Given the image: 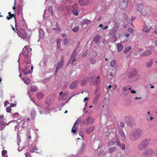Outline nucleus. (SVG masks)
Masks as SVG:
<instances>
[{"label":"nucleus","mask_w":157,"mask_h":157,"mask_svg":"<svg viewBox=\"0 0 157 157\" xmlns=\"http://www.w3.org/2000/svg\"><path fill=\"white\" fill-rule=\"evenodd\" d=\"M142 134V131L140 129H137L132 133L130 136V138L132 141H135L139 139Z\"/></svg>","instance_id":"f257e3e1"},{"label":"nucleus","mask_w":157,"mask_h":157,"mask_svg":"<svg viewBox=\"0 0 157 157\" xmlns=\"http://www.w3.org/2000/svg\"><path fill=\"white\" fill-rule=\"evenodd\" d=\"M150 143V141L145 139L141 142L139 145L138 148L139 150H143L147 147Z\"/></svg>","instance_id":"f03ea898"},{"label":"nucleus","mask_w":157,"mask_h":157,"mask_svg":"<svg viewBox=\"0 0 157 157\" xmlns=\"http://www.w3.org/2000/svg\"><path fill=\"white\" fill-rule=\"evenodd\" d=\"M136 9L141 15L145 16L147 14L146 10L143 4H138L137 6Z\"/></svg>","instance_id":"7ed1b4c3"},{"label":"nucleus","mask_w":157,"mask_h":157,"mask_svg":"<svg viewBox=\"0 0 157 157\" xmlns=\"http://www.w3.org/2000/svg\"><path fill=\"white\" fill-rule=\"evenodd\" d=\"M16 30H17V33L19 37L23 39H25L27 37L26 32L24 29H20L18 31L17 29H16Z\"/></svg>","instance_id":"20e7f679"},{"label":"nucleus","mask_w":157,"mask_h":157,"mask_svg":"<svg viewBox=\"0 0 157 157\" xmlns=\"http://www.w3.org/2000/svg\"><path fill=\"white\" fill-rule=\"evenodd\" d=\"M154 153V151L151 149H147L143 153L144 157H151Z\"/></svg>","instance_id":"39448f33"},{"label":"nucleus","mask_w":157,"mask_h":157,"mask_svg":"<svg viewBox=\"0 0 157 157\" xmlns=\"http://www.w3.org/2000/svg\"><path fill=\"white\" fill-rule=\"evenodd\" d=\"M152 22L151 21H149L147 23V25H144V28L142 29V31L144 32H148L151 29H152L151 25L152 24Z\"/></svg>","instance_id":"423d86ee"},{"label":"nucleus","mask_w":157,"mask_h":157,"mask_svg":"<svg viewBox=\"0 0 157 157\" xmlns=\"http://www.w3.org/2000/svg\"><path fill=\"white\" fill-rule=\"evenodd\" d=\"M128 0H120V8L121 9H126L128 6Z\"/></svg>","instance_id":"0eeeda50"},{"label":"nucleus","mask_w":157,"mask_h":157,"mask_svg":"<svg viewBox=\"0 0 157 157\" xmlns=\"http://www.w3.org/2000/svg\"><path fill=\"white\" fill-rule=\"evenodd\" d=\"M18 26L20 29H23L26 27V25L25 20L23 19L19 22L18 24Z\"/></svg>","instance_id":"6e6552de"},{"label":"nucleus","mask_w":157,"mask_h":157,"mask_svg":"<svg viewBox=\"0 0 157 157\" xmlns=\"http://www.w3.org/2000/svg\"><path fill=\"white\" fill-rule=\"evenodd\" d=\"M131 90V88H128L126 86L122 87V94L124 95H128L129 94L128 90Z\"/></svg>","instance_id":"1a4fd4ad"},{"label":"nucleus","mask_w":157,"mask_h":157,"mask_svg":"<svg viewBox=\"0 0 157 157\" xmlns=\"http://www.w3.org/2000/svg\"><path fill=\"white\" fill-rule=\"evenodd\" d=\"M137 73V71L134 69H132L128 74V76L131 78L136 75Z\"/></svg>","instance_id":"9d476101"},{"label":"nucleus","mask_w":157,"mask_h":157,"mask_svg":"<svg viewBox=\"0 0 157 157\" xmlns=\"http://www.w3.org/2000/svg\"><path fill=\"white\" fill-rule=\"evenodd\" d=\"M75 54L74 53L72 54L68 62V63H70L72 65L73 64L74 62L76 61L77 60L76 58L74 56Z\"/></svg>","instance_id":"9b49d317"},{"label":"nucleus","mask_w":157,"mask_h":157,"mask_svg":"<svg viewBox=\"0 0 157 157\" xmlns=\"http://www.w3.org/2000/svg\"><path fill=\"white\" fill-rule=\"evenodd\" d=\"M12 17H13L14 19V21L15 22V27H16L17 26V24L16 23V19L15 15L13 13H12V14L9 15H8L6 18L8 20H10L11 18H12Z\"/></svg>","instance_id":"f8f14e48"},{"label":"nucleus","mask_w":157,"mask_h":157,"mask_svg":"<svg viewBox=\"0 0 157 157\" xmlns=\"http://www.w3.org/2000/svg\"><path fill=\"white\" fill-rule=\"evenodd\" d=\"M29 66H26L22 69V71L25 75H26L29 73Z\"/></svg>","instance_id":"ddd939ff"},{"label":"nucleus","mask_w":157,"mask_h":157,"mask_svg":"<svg viewBox=\"0 0 157 157\" xmlns=\"http://www.w3.org/2000/svg\"><path fill=\"white\" fill-rule=\"evenodd\" d=\"M110 65L111 67H113L114 69H116L117 67L118 64L116 61L113 60L111 61Z\"/></svg>","instance_id":"4468645a"},{"label":"nucleus","mask_w":157,"mask_h":157,"mask_svg":"<svg viewBox=\"0 0 157 157\" xmlns=\"http://www.w3.org/2000/svg\"><path fill=\"white\" fill-rule=\"evenodd\" d=\"M78 83V82L77 81H73L70 85V88L71 89H75V88Z\"/></svg>","instance_id":"2eb2a0df"},{"label":"nucleus","mask_w":157,"mask_h":157,"mask_svg":"<svg viewBox=\"0 0 157 157\" xmlns=\"http://www.w3.org/2000/svg\"><path fill=\"white\" fill-rule=\"evenodd\" d=\"M79 4L82 6L87 5L89 2V0H80L79 1Z\"/></svg>","instance_id":"dca6fc26"},{"label":"nucleus","mask_w":157,"mask_h":157,"mask_svg":"<svg viewBox=\"0 0 157 157\" xmlns=\"http://www.w3.org/2000/svg\"><path fill=\"white\" fill-rule=\"evenodd\" d=\"M87 77H85L83 78L81 82V85L82 86H85L88 80Z\"/></svg>","instance_id":"f3484780"},{"label":"nucleus","mask_w":157,"mask_h":157,"mask_svg":"<svg viewBox=\"0 0 157 157\" xmlns=\"http://www.w3.org/2000/svg\"><path fill=\"white\" fill-rule=\"evenodd\" d=\"M94 128V126H90L89 128H86V133L88 134L90 133L93 131Z\"/></svg>","instance_id":"a211bd4d"},{"label":"nucleus","mask_w":157,"mask_h":157,"mask_svg":"<svg viewBox=\"0 0 157 157\" xmlns=\"http://www.w3.org/2000/svg\"><path fill=\"white\" fill-rule=\"evenodd\" d=\"M100 97V94H97L96 95H95V97L94 99L93 102L94 104H96L98 101V99Z\"/></svg>","instance_id":"6ab92c4d"},{"label":"nucleus","mask_w":157,"mask_h":157,"mask_svg":"<svg viewBox=\"0 0 157 157\" xmlns=\"http://www.w3.org/2000/svg\"><path fill=\"white\" fill-rule=\"evenodd\" d=\"M28 53V48L27 46H25L23 49L22 54L24 56H26Z\"/></svg>","instance_id":"aec40b11"},{"label":"nucleus","mask_w":157,"mask_h":157,"mask_svg":"<svg viewBox=\"0 0 157 157\" xmlns=\"http://www.w3.org/2000/svg\"><path fill=\"white\" fill-rule=\"evenodd\" d=\"M125 122L130 126H132V125L131 121H130V118L128 117H126L125 118Z\"/></svg>","instance_id":"412c9836"},{"label":"nucleus","mask_w":157,"mask_h":157,"mask_svg":"<svg viewBox=\"0 0 157 157\" xmlns=\"http://www.w3.org/2000/svg\"><path fill=\"white\" fill-rule=\"evenodd\" d=\"M94 82H95V85H99L100 82V77L99 76H97L94 79Z\"/></svg>","instance_id":"4be33fe9"},{"label":"nucleus","mask_w":157,"mask_h":157,"mask_svg":"<svg viewBox=\"0 0 157 157\" xmlns=\"http://www.w3.org/2000/svg\"><path fill=\"white\" fill-rule=\"evenodd\" d=\"M88 81L90 84L91 85H95V82L94 81V78L90 77Z\"/></svg>","instance_id":"5701e85b"},{"label":"nucleus","mask_w":157,"mask_h":157,"mask_svg":"<svg viewBox=\"0 0 157 157\" xmlns=\"http://www.w3.org/2000/svg\"><path fill=\"white\" fill-rule=\"evenodd\" d=\"M23 80L24 82L26 84H29L30 83V80L29 78L26 76L23 78Z\"/></svg>","instance_id":"b1692460"},{"label":"nucleus","mask_w":157,"mask_h":157,"mask_svg":"<svg viewBox=\"0 0 157 157\" xmlns=\"http://www.w3.org/2000/svg\"><path fill=\"white\" fill-rule=\"evenodd\" d=\"M151 51H150L148 50L142 53L141 55L142 56H146L150 55L151 54Z\"/></svg>","instance_id":"393cba45"},{"label":"nucleus","mask_w":157,"mask_h":157,"mask_svg":"<svg viewBox=\"0 0 157 157\" xmlns=\"http://www.w3.org/2000/svg\"><path fill=\"white\" fill-rule=\"evenodd\" d=\"M132 47L130 46H128L126 47L124 50V52L125 54L128 52H129L130 50L132 49Z\"/></svg>","instance_id":"a878e982"},{"label":"nucleus","mask_w":157,"mask_h":157,"mask_svg":"<svg viewBox=\"0 0 157 157\" xmlns=\"http://www.w3.org/2000/svg\"><path fill=\"white\" fill-rule=\"evenodd\" d=\"M22 10L21 7L20 5L17 6V14L19 15L21 13Z\"/></svg>","instance_id":"bb28decb"},{"label":"nucleus","mask_w":157,"mask_h":157,"mask_svg":"<svg viewBox=\"0 0 157 157\" xmlns=\"http://www.w3.org/2000/svg\"><path fill=\"white\" fill-rule=\"evenodd\" d=\"M30 90L33 92H36L38 90V89L36 86L32 85L31 86Z\"/></svg>","instance_id":"cd10ccee"},{"label":"nucleus","mask_w":157,"mask_h":157,"mask_svg":"<svg viewBox=\"0 0 157 157\" xmlns=\"http://www.w3.org/2000/svg\"><path fill=\"white\" fill-rule=\"evenodd\" d=\"M44 95V94L41 92L38 93L36 95L37 98L39 99H42L43 98Z\"/></svg>","instance_id":"c85d7f7f"},{"label":"nucleus","mask_w":157,"mask_h":157,"mask_svg":"<svg viewBox=\"0 0 157 157\" xmlns=\"http://www.w3.org/2000/svg\"><path fill=\"white\" fill-rule=\"evenodd\" d=\"M87 121H88V122H89L88 123L89 124H91L93 123L94 121V119L91 118L90 117H89L87 118Z\"/></svg>","instance_id":"c756f323"},{"label":"nucleus","mask_w":157,"mask_h":157,"mask_svg":"<svg viewBox=\"0 0 157 157\" xmlns=\"http://www.w3.org/2000/svg\"><path fill=\"white\" fill-rule=\"evenodd\" d=\"M36 111L34 109H33L31 112V116L32 119H34L36 116Z\"/></svg>","instance_id":"7c9ffc66"},{"label":"nucleus","mask_w":157,"mask_h":157,"mask_svg":"<svg viewBox=\"0 0 157 157\" xmlns=\"http://www.w3.org/2000/svg\"><path fill=\"white\" fill-rule=\"evenodd\" d=\"M101 36L99 35H97L95 37L94 39V41L96 43H98L99 41V40Z\"/></svg>","instance_id":"2f4dec72"},{"label":"nucleus","mask_w":157,"mask_h":157,"mask_svg":"<svg viewBox=\"0 0 157 157\" xmlns=\"http://www.w3.org/2000/svg\"><path fill=\"white\" fill-rule=\"evenodd\" d=\"M118 137L117 136H115V137L114 138L113 140L115 141V142L117 143V144L118 146H120L121 143L118 140Z\"/></svg>","instance_id":"473e14b6"},{"label":"nucleus","mask_w":157,"mask_h":157,"mask_svg":"<svg viewBox=\"0 0 157 157\" xmlns=\"http://www.w3.org/2000/svg\"><path fill=\"white\" fill-rule=\"evenodd\" d=\"M152 60L149 62H147L146 63V67L148 68L151 67L152 64Z\"/></svg>","instance_id":"72a5a7b5"},{"label":"nucleus","mask_w":157,"mask_h":157,"mask_svg":"<svg viewBox=\"0 0 157 157\" xmlns=\"http://www.w3.org/2000/svg\"><path fill=\"white\" fill-rule=\"evenodd\" d=\"M117 49L119 51H120L122 50L123 48V46L122 45L120 44H117Z\"/></svg>","instance_id":"f704fd0d"},{"label":"nucleus","mask_w":157,"mask_h":157,"mask_svg":"<svg viewBox=\"0 0 157 157\" xmlns=\"http://www.w3.org/2000/svg\"><path fill=\"white\" fill-rule=\"evenodd\" d=\"M85 144L84 143L82 144V146L79 149V153H82L83 151Z\"/></svg>","instance_id":"c9c22d12"},{"label":"nucleus","mask_w":157,"mask_h":157,"mask_svg":"<svg viewBox=\"0 0 157 157\" xmlns=\"http://www.w3.org/2000/svg\"><path fill=\"white\" fill-rule=\"evenodd\" d=\"M61 62L59 61L58 63V64L56 67V70L55 71V73H57V71L59 70V69L60 67H61Z\"/></svg>","instance_id":"e433bc0d"},{"label":"nucleus","mask_w":157,"mask_h":157,"mask_svg":"<svg viewBox=\"0 0 157 157\" xmlns=\"http://www.w3.org/2000/svg\"><path fill=\"white\" fill-rule=\"evenodd\" d=\"M76 130L77 127H76V125H74L73 128L71 129V132L72 133L75 134L76 132Z\"/></svg>","instance_id":"4c0bfd02"},{"label":"nucleus","mask_w":157,"mask_h":157,"mask_svg":"<svg viewBox=\"0 0 157 157\" xmlns=\"http://www.w3.org/2000/svg\"><path fill=\"white\" fill-rule=\"evenodd\" d=\"M79 28L78 26H76L74 27L72 29L73 31L74 32L76 33L79 30Z\"/></svg>","instance_id":"58836bf2"},{"label":"nucleus","mask_w":157,"mask_h":157,"mask_svg":"<svg viewBox=\"0 0 157 157\" xmlns=\"http://www.w3.org/2000/svg\"><path fill=\"white\" fill-rule=\"evenodd\" d=\"M40 36L41 38H43L44 37V33L42 30H40Z\"/></svg>","instance_id":"ea45409f"},{"label":"nucleus","mask_w":157,"mask_h":157,"mask_svg":"<svg viewBox=\"0 0 157 157\" xmlns=\"http://www.w3.org/2000/svg\"><path fill=\"white\" fill-rule=\"evenodd\" d=\"M126 21L128 24L132 25V20H131L129 17H127L126 18Z\"/></svg>","instance_id":"a19ab883"},{"label":"nucleus","mask_w":157,"mask_h":157,"mask_svg":"<svg viewBox=\"0 0 157 157\" xmlns=\"http://www.w3.org/2000/svg\"><path fill=\"white\" fill-rule=\"evenodd\" d=\"M91 22V21L90 20H88L87 19H85L83 22L84 24H89Z\"/></svg>","instance_id":"79ce46f5"},{"label":"nucleus","mask_w":157,"mask_h":157,"mask_svg":"<svg viewBox=\"0 0 157 157\" xmlns=\"http://www.w3.org/2000/svg\"><path fill=\"white\" fill-rule=\"evenodd\" d=\"M48 10L51 12L52 15H53V10L52 7V6H49L48 8Z\"/></svg>","instance_id":"37998d69"},{"label":"nucleus","mask_w":157,"mask_h":157,"mask_svg":"<svg viewBox=\"0 0 157 157\" xmlns=\"http://www.w3.org/2000/svg\"><path fill=\"white\" fill-rule=\"evenodd\" d=\"M48 58L47 57L45 58L44 59V65L45 66H47L48 63Z\"/></svg>","instance_id":"c03bdc74"},{"label":"nucleus","mask_w":157,"mask_h":157,"mask_svg":"<svg viewBox=\"0 0 157 157\" xmlns=\"http://www.w3.org/2000/svg\"><path fill=\"white\" fill-rule=\"evenodd\" d=\"M115 144V143L114 142V141H111V142H109L108 143L107 145H108V146L110 147V146H113Z\"/></svg>","instance_id":"a18cd8bd"},{"label":"nucleus","mask_w":157,"mask_h":157,"mask_svg":"<svg viewBox=\"0 0 157 157\" xmlns=\"http://www.w3.org/2000/svg\"><path fill=\"white\" fill-rule=\"evenodd\" d=\"M116 149L115 147H112L109 149V152L110 153H112L113 151H115Z\"/></svg>","instance_id":"49530a36"},{"label":"nucleus","mask_w":157,"mask_h":157,"mask_svg":"<svg viewBox=\"0 0 157 157\" xmlns=\"http://www.w3.org/2000/svg\"><path fill=\"white\" fill-rule=\"evenodd\" d=\"M81 120L79 119H78L75 122L74 125H77L78 124H79L81 122Z\"/></svg>","instance_id":"de8ad7c7"},{"label":"nucleus","mask_w":157,"mask_h":157,"mask_svg":"<svg viewBox=\"0 0 157 157\" xmlns=\"http://www.w3.org/2000/svg\"><path fill=\"white\" fill-rule=\"evenodd\" d=\"M38 149L36 147H33L31 148L30 150V152L32 153L34 152L36 150Z\"/></svg>","instance_id":"09e8293b"},{"label":"nucleus","mask_w":157,"mask_h":157,"mask_svg":"<svg viewBox=\"0 0 157 157\" xmlns=\"http://www.w3.org/2000/svg\"><path fill=\"white\" fill-rule=\"evenodd\" d=\"M118 25L117 24H115L114 25V26L113 28V30L116 31L118 29Z\"/></svg>","instance_id":"8fccbe9b"},{"label":"nucleus","mask_w":157,"mask_h":157,"mask_svg":"<svg viewBox=\"0 0 157 157\" xmlns=\"http://www.w3.org/2000/svg\"><path fill=\"white\" fill-rule=\"evenodd\" d=\"M120 136L121 139L122 140H124V135L123 133L121 132L120 134Z\"/></svg>","instance_id":"3c124183"},{"label":"nucleus","mask_w":157,"mask_h":157,"mask_svg":"<svg viewBox=\"0 0 157 157\" xmlns=\"http://www.w3.org/2000/svg\"><path fill=\"white\" fill-rule=\"evenodd\" d=\"M115 75V71L113 69H112L110 73V75L113 76Z\"/></svg>","instance_id":"603ef678"},{"label":"nucleus","mask_w":157,"mask_h":157,"mask_svg":"<svg viewBox=\"0 0 157 157\" xmlns=\"http://www.w3.org/2000/svg\"><path fill=\"white\" fill-rule=\"evenodd\" d=\"M68 41L67 40V38H66L65 39H64V40H63V43L64 44L66 45H67L68 44Z\"/></svg>","instance_id":"864d4df0"},{"label":"nucleus","mask_w":157,"mask_h":157,"mask_svg":"<svg viewBox=\"0 0 157 157\" xmlns=\"http://www.w3.org/2000/svg\"><path fill=\"white\" fill-rule=\"evenodd\" d=\"M29 125V124L27 123H25V122H24L21 125V127L24 128L27 127Z\"/></svg>","instance_id":"5fc2aeb1"},{"label":"nucleus","mask_w":157,"mask_h":157,"mask_svg":"<svg viewBox=\"0 0 157 157\" xmlns=\"http://www.w3.org/2000/svg\"><path fill=\"white\" fill-rule=\"evenodd\" d=\"M72 13L73 15H74L75 16H77L78 14V11L76 10H73Z\"/></svg>","instance_id":"6e6d98bb"},{"label":"nucleus","mask_w":157,"mask_h":157,"mask_svg":"<svg viewBox=\"0 0 157 157\" xmlns=\"http://www.w3.org/2000/svg\"><path fill=\"white\" fill-rule=\"evenodd\" d=\"M6 111L8 113H10L11 111V107L8 106L6 108Z\"/></svg>","instance_id":"4d7b16f0"},{"label":"nucleus","mask_w":157,"mask_h":157,"mask_svg":"<svg viewBox=\"0 0 157 157\" xmlns=\"http://www.w3.org/2000/svg\"><path fill=\"white\" fill-rule=\"evenodd\" d=\"M90 61L92 64H95L96 63V60L92 58L90 59Z\"/></svg>","instance_id":"13d9d810"},{"label":"nucleus","mask_w":157,"mask_h":157,"mask_svg":"<svg viewBox=\"0 0 157 157\" xmlns=\"http://www.w3.org/2000/svg\"><path fill=\"white\" fill-rule=\"evenodd\" d=\"M61 40L57 39L56 40V42L57 43V45L58 46L60 44V42H61Z\"/></svg>","instance_id":"bf43d9fd"},{"label":"nucleus","mask_w":157,"mask_h":157,"mask_svg":"<svg viewBox=\"0 0 157 157\" xmlns=\"http://www.w3.org/2000/svg\"><path fill=\"white\" fill-rule=\"evenodd\" d=\"M7 151L6 150H4L2 151V155H5Z\"/></svg>","instance_id":"052dcab7"},{"label":"nucleus","mask_w":157,"mask_h":157,"mask_svg":"<svg viewBox=\"0 0 157 157\" xmlns=\"http://www.w3.org/2000/svg\"><path fill=\"white\" fill-rule=\"evenodd\" d=\"M9 102L8 101H6L4 102V106H6L7 105L9 104Z\"/></svg>","instance_id":"680f3d73"},{"label":"nucleus","mask_w":157,"mask_h":157,"mask_svg":"<svg viewBox=\"0 0 157 157\" xmlns=\"http://www.w3.org/2000/svg\"><path fill=\"white\" fill-rule=\"evenodd\" d=\"M88 121H87V118L85 120L83 121V123L85 124H88V123H89V122H88Z\"/></svg>","instance_id":"e2e57ef3"},{"label":"nucleus","mask_w":157,"mask_h":157,"mask_svg":"<svg viewBox=\"0 0 157 157\" xmlns=\"http://www.w3.org/2000/svg\"><path fill=\"white\" fill-rule=\"evenodd\" d=\"M61 36L62 37L65 38L67 36V35L66 33H62L61 34Z\"/></svg>","instance_id":"0e129e2a"},{"label":"nucleus","mask_w":157,"mask_h":157,"mask_svg":"<svg viewBox=\"0 0 157 157\" xmlns=\"http://www.w3.org/2000/svg\"><path fill=\"white\" fill-rule=\"evenodd\" d=\"M26 157H30V154L29 152H26L25 153Z\"/></svg>","instance_id":"69168bd1"},{"label":"nucleus","mask_w":157,"mask_h":157,"mask_svg":"<svg viewBox=\"0 0 157 157\" xmlns=\"http://www.w3.org/2000/svg\"><path fill=\"white\" fill-rule=\"evenodd\" d=\"M121 148H122V150H124L125 149V145L124 144H122Z\"/></svg>","instance_id":"338daca9"},{"label":"nucleus","mask_w":157,"mask_h":157,"mask_svg":"<svg viewBox=\"0 0 157 157\" xmlns=\"http://www.w3.org/2000/svg\"><path fill=\"white\" fill-rule=\"evenodd\" d=\"M124 124L123 122H121L120 126L121 127H124Z\"/></svg>","instance_id":"774afa93"}]
</instances>
